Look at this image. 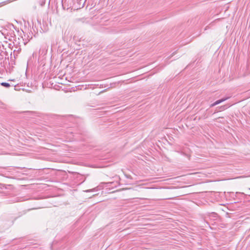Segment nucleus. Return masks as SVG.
<instances>
[{"label":"nucleus","instance_id":"obj_1","mask_svg":"<svg viewBox=\"0 0 250 250\" xmlns=\"http://www.w3.org/2000/svg\"><path fill=\"white\" fill-rule=\"evenodd\" d=\"M107 187H116L119 185L118 182H108L106 183Z\"/></svg>","mask_w":250,"mask_h":250},{"label":"nucleus","instance_id":"obj_2","mask_svg":"<svg viewBox=\"0 0 250 250\" xmlns=\"http://www.w3.org/2000/svg\"><path fill=\"white\" fill-rule=\"evenodd\" d=\"M227 99H228V98H223L222 99L217 100L216 102H215V104L217 105V104H220V103L225 101Z\"/></svg>","mask_w":250,"mask_h":250},{"label":"nucleus","instance_id":"obj_3","mask_svg":"<svg viewBox=\"0 0 250 250\" xmlns=\"http://www.w3.org/2000/svg\"><path fill=\"white\" fill-rule=\"evenodd\" d=\"M21 49L20 48H19L17 51H16V50H14V51H13V55H14V57L15 58H16V56H18V53H19V52L20 51H21Z\"/></svg>","mask_w":250,"mask_h":250},{"label":"nucleus","instance_id":"obj_4","mask_svg":"<svg viewBox=\"0 0 250 250\" xmlns=\"http://www.w3.org/2000/svg\"><path fill=\"white\" fill-rule=\"evenodd\" d=\"M14 36H15V35L14 34V32H12L10 33V36H9V35H7V36L8 37V40L9 41H12V40H13L12 39H14Z\"/></svg>","mask_w":250,"mask_h":250},{"label":"nucleus","instance_id":"obj_5","mask_svg":"<svg viewBox=\"0 0 250 250\" xmlns=\"http://www.w3.org/2000/svg\"><path fill=\"white\" fill-rule=\"evenodd\" d=\"M1 85L3 86L4 87H9L10 86V85L9 83H4V82L1 83Z\"/></svg>","mask_w":250,"mask_h":250},{"label":"nucleus","instance_id":"obj_6","mask_svg":"<svg viewBox=\"0 0 250 250\" xmlns=\"http://www.w3.org/2000/svg\"><path fill=\"white\" fill-rule=\"evenodd\" d=\"M97 188H93L91 189L86 190L85 191L86 192H89L95 191H97Z\"/></svg>","mask_w":250,"mask_h":250},{"label":"nucleus","instance_id":"obj_7","mask_svg":"<svg viewBox=\"0 0 250 250\" xmlns=\"http://www.w3.org/2000/svg\"><path fill=\"white\" fill-rule=\"evenodd\" d=\"M227 108V107L226 106H225V105H224V106H221V107H220V108H221V109H222V110H224L225 109H226V108Z\"/></svg>","mask_w":250,"mask_h":250},{"label":"nucleus","instance_id":"obj_8","mask_svg":"<svg viewBox=\"0 0 250 250\" xmlns=\"http://www.w3.org/2000/svg\"><path fill=\"white\" fill-rule=\"evenodd\" d=\"M216 105V104H215V102H214V103H213V104H210V107H213V106H215Z\"/></svg>","mask_w":250,"mask_h":250},{"label":"nucleus","instance_id":"obj_9","mask_svg":"<svg viewBox=\"0 0 250 250\" xmlns=\"http://www.w3.org/2000/svg\"><path fill=\"white\" fill-rule=\"evenodd\" d=\"M241 194L245 195V194L243 192H236L235 193V194Z\"/></svg>","mask_w":250,"mask_h":250},{"label":"nucleus","instance_id":"obj_10","mask_svg":"<svg viewBox=\"0 0 250 250\" xmlns=\"http://www.w3.org/2000/svg\"><path fill=\"white\" fill-rule=\"evenodd\" d=\"M126 177L127 178H131V176H126Z\"/></svg>","mask_w":250,"mask_h":250},{"label":"nucleus","instance_id":"obj_11","mask_svg":"<svg viewBox=\"0 0 250 250\" xmlns=\"http://www.w3.org/2000/svg\"><path fill=\"white\" fill-rule=\"evenodd\" d=\"M249 189L250 190V188H249Z\"/></svg>","mask_w":250,"mask_h":250}]
</instances>
